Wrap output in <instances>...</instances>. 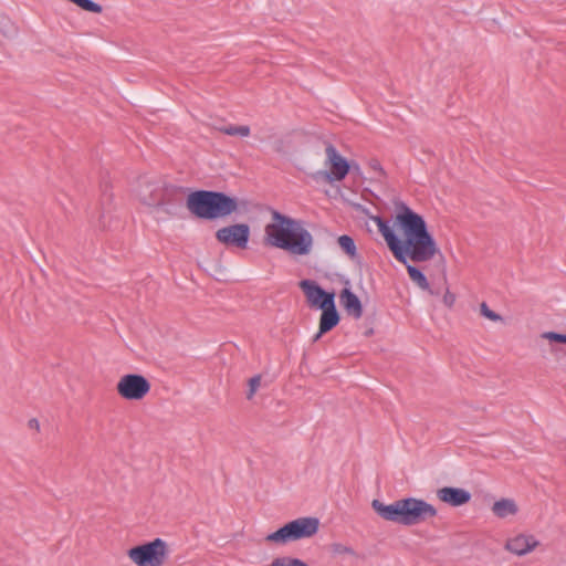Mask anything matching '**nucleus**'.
Listing matches in <instances>:
<instances>
[{"label":"nucleus","mask_w":566,"mask_h":566,"mask_svg":"<svg viewBox=\"0 0 566 566\" xmlns=\"http://www.w3.org/2000/svg\"><path fill=\"white\" fill-rule=\"evenodd\" d=\"M396 209L395 224L402 230L405 241L397 238L388 221L378 216L373 217L389 250L403 264L408 259L417 263L430 261L439 249L427 230L426 221L403 202L398 203Z\"/></svg>","instance_id":"1"},{"label":"nucleus","mask_w":566,"mask_h":566,"mask_svg":"<svg viewBox=\"0 0 566 566\" xmlns=\"http://www.w3.org/2000/svg\"><path fill=\"white\" fill-rule=\"evenodd\" d=\"M272 222L264 228V242L266 245L285 250L295 255H307L313 249V235L301 221L271 211Z\"/></svg>","instance_id":"2"},{"label":"nucleus","mask_w":566,"mask_h":566,"mask_svg":"<svg viewBox=\"0 0 566 566\" xmlns=\"http://www.w3.org/2000/svg\"><path fill=\"white\" fill-rule=\"evenodd\" d=\"M371 507L382 520L406 526L419 524L438 514L433 505L416 497L400 499L390 504L375 499Z\"/></svg>","instance_id":"3"},{"label":"nucleus","mask_w":566,"mask_h":566,"mask_svg":"<svg viewBox=\"0 0 566 566\" xmlns=\"http://www.w3.org/2000/svg\"><path fill=\"white\" fill-rule=\"evenodd\" d=\"M186 207L198 219L216 220L237 213L239 202L221 191L196 190L187 196Z\"/></svg>","instance_id":"4"},{"label":"nucleus","mask_w":566,"mask_h":566,"mask_svg":"<svg viewBox=\"0 0 566 566\" xmlns=\"http://www.w3.org/2000/svg\"><path fill=\"white\" fill-rule=\"evenodd\" d=\"M185 192L184 187L159 178L143 180L137 188L140 203L170 216L175 214L176 207L181 205Z\"/></svg>","instance_id":"5"},{"label":"nucleus","mask_w":566,"mask_h":566,"mask_svg":"<svg viewBox=\"0 0 566 566\" xmlns=\"http://www.w3.org/2000/svg\"><path fill=\"white\" fill-rule=\"evenodd\" d=\"M319 527V521L316 517H300L289 522L277 531L265 537L266 542L276 544H286L292 541L308 538L315 535Z\"/></svg>","instance_id":"6"},{"label":"nucleus","mask_w":566,"mask_h":566,"mask_svg":"<svg viewBox=\"0 0 566 566\" xmlns=\"http://www.w3.org/2000/svg\"><path fill=\"white\" fill-rule=\"evenodd\" d=\"M127 556L137 566H163L168 559L169 546L158 537L129 548Z\"/></svg>","instance_id":"7"},{"label":"nucleus","mask_w":566,"mask_h":566,"mask_svg":"<svg viewBox=\"0 0 566 566\" xmlns=\"http://www.w3.org/2000/svg\"><path fill=\"white\" fill-rule=\"evenodd\" d=\"M325 166L328 170H319L313 174L314 179L322 178L328 184L342 181L350 171V164L338 153L336 147L327 143L325 147Z\"/></svg>","instance_id":"8"},{"label":"nucleus","mask_w":566,"mask_h":566,"mask_svg":"<svg viewBox=\"0 0 566 566\" xmlns=\"http://www.w3.org/2000/svg\"><path fill=\"white\" fill-rule=\"evenodd\" d=\"M150 382L139 374H126L116 384L117 394L126 400H142L150 391Z\"/></svg>","instance_id":"9"},{"label":"nucleus","mask_w":566,"mask_h":566,"mask_svg":"<svg viewBox=\"0 0 566 566\" xmlns=\"http://www.w3.org/2000/svg\"><path fill=\"white\" fill-rule=\"evenodd\" d=\"M216 239L226 247L247 249L250 239V227L247 223H235L220 228L216 232Z\"/></svg>","instance_id":"10"},{"label":"nucleus","mask_w":566,"mask_h":566,"mask_svg":"<svg viewBox=\"0 0 566 566\" xmlns=\"http://www.w3.org/2000/svg\"><path fill=\"white\" fill-rule=\"evenodd\" d=\"M298 286L303 291L306 302L311 307L322 308L327 306L325 303L332 304L335 302V294L324 291L317 282L313 280H302Z\"/></svg>","instance_id":"11"},{"label":"nucleus","mask_w":566,"mask_h":566,"mask_svg":"<svg viewBox=\"0 0 566 566\" xmlns=\"http://www.w3.org/2000/svg\"><path fill=\"white\" fill-rule=\"evenodd\" d=\"M539 545V542L533 535L518 534L505 543V549L523 556L534 551Z\"/></svg>","instance_id":"12"},{"label":"nucleus","mask_w":566,"mask_h":566,"mask_svg":"<svg viewBox=\"0 0 566 566\" xmlns=\"http://www.w3.org/2000/svg\"><path fill=\"white\" fill-rule=\"evenodd\" d=\"M437 497L451 506H461L470 502L471 493L464 489L444 486L437 491Z\"/></svg>","instance_id":"13"},{"label":"nucleus","mask_w":566,"mask_h":566,"mask_svg":"<svg viewBox=\"0 0 566 566\" xmlns=\"http://www.w3.org/2000/svg\"><path fill=\"white\" fill-rule=\"evenodd\" d=\"M326 307H322V315L319 318V331L314 336L313 342H317L321 336L327 332H329L332 328H334L338 322H339V315L337 313L335 302L329 304L326 303Z\"/></svg>","instance_id":"14"},{"label":"nucleus","mask_w":566,"mask_h":566,"mask_svg":"<svg viewBox=\"0 0 566 566\" xmlns=\"http://www.w3.org/2000/svg\"><path fill=\"white\" fill-rule=\"evenodd\" d=\"M339 301L346 313L358 319L363 316V305L358 296L353 293L349 289L342 290L339 294Z\"/></svg>","instance_id":"15"},{"label":"nucleus","mask_w":566,"mask_h":566,"mask_svg":"<svg viewBox=\"0 0 566 566\" xmlns=\"http://www.w3.org/2000/svg\"><path fill=\"white\" fill-rule=\"evenodd\" d=\"M491 511L496 517L506 518L515 516L518 513L520 507L515 500L502 497L493 503Z\"/></svg>","instance_id":"16"},{"label":"nucleus","mask_w":566,"mask_h":566,"mask_svg":"<svg viewBox=\"0 0 566 566\" xmlns=\"http://www.w3.org/2000/svg\"><path fill=\"white\" fill-rule=\"evenodd\" d=\"M407 271L411 281L421 290H429V282L426 275L416 266L407 264Z\"/></svg>","instance_id":"17"},{"label":"nucleus","mask_w":566,"mask_h":566,"mask_svg":"<svg viewBox=\"0 0 566 566\" xmlns=\"http://www.w3.org/2000/svg\"><path fill=\"white\" fill-rule=\"evenodd\" d=\"M218 130L229 136L248 137L251 133L248 125H227L219 127Z\"/></svg>","instance_id":"18"},{"label":"nucleus","mask_w":566,"mask_h":566,"mask_svg":"<svg viewBox=\"0 0 566 566\" xmlns=\"http://www.w3.org/2000/svg\"><path fill=\"white\" fill-rule=\"evenodd\" d=\"M338 245L340 249L352 259H354L357 255V250L355 242L352 237L349 235H340L337 240Z\"/></svg>","instance_id":"19"},{"label":"nucleus","mask_w":566,"mask_h":566,"mask_svg":"<svg viewBox=\"0 0 566 566\" xmlns=\"http://www.w3.org/2000/svg\"><path fill=\"white\" fill-rule=\"evenodd\" d=\"M329 552L333 556H357L355 549L352 546L345 545L343 543H332L329 545Z\"/></svg>","instance_id":"20"},{"label":"nucleus","mask_w":566,"mask_h":566,"mask_svg":"<svg viewBox=\"0 0 566 566\" xmlns=\"http://www.w3.org/2000/svg\"><path fill=\"white\" fill-rule=\"evenodd\" d=\"M69 1L88 12L102 13V11H103L102 6L93 2L92 0H69Z\"/></svg>","instance_id":"21"},{"label":"nucleus","mask_w":566,"mask_h":566,"mask_svg":"<svg viewBox=\"0 0 566 566\" xmlns=\"http://www.w3.org/2000/svg\"><path fill=\"white\" fill-rule=\"evenodd\" d=\"M480 314L492 322H501L503 319L502 316L492 311L485 302L480 304Z\"/></svg>","instance_id":"22"},{"label":"nucleus","mask_w":566,"mask_h":566,"mask_svg":"<svg viewBox=\"0 0 566 566\" xmlns=\"http://www.w3.org/2000/svg\"><path fill=\"white\" fill-rule=\"evenodd\" d=\"M249 391L247 394V399L251 400L255 392L258 391L259 387L261 386V375H255L252 378L249 379Z\"/></svg>","instance_id":"23"},{"label":"nucleus","mask_w":566,"mask_h":566,"mask_svg":"<svg viewBox=\"0 0 566 566\" xmlns=\"http://www.w3.org/2000/svg\"><path fill=\"white\" fill-rule=\"evenodd\" d=\"M271 566H308V565L298 558L289 559V565H285V559H283V558H275L272 562Z\"/></svg>","instance_id":"24"},{"label":"nucleus","mask_w":566,"mask_h":566,"mask_svg":"<svg viewBox=\"0 0 566 566\" xmlns=\"http://www.w3.org/2000/svg\"><path fill=\"white\" fill-rule=\"evenodd\" d=\"M542 337L544 339H548L552 342L566 344V335L565 334H559V333H555V332H545L542 334Z\"/></svg>","instance_id":"25"},{"label":"nucleus","mask_w":566,"mask_h":566,"mask_svg":"<svg viewBox=\"0 0 566 566\" xmlns=\"http://www.w3.org/2000/svg\"><path fill=\"white\" fill-rule=\"evenodd\" d=\"M443 304L451 308L455 303V295L449 291V289L446 290V293L443 294Z\"/></svg>","instance_id":"26"},{"label":"nucleus","mask_w":566,"mask_h":566,"mask_svg":"<svg viewBox=\"0 0 566 566\" xmlns=\"http://www.w3.org/2000/svg\"><path fill=\"white\" fill-rule=\"evenodd\" d=\"M368 166H369L370 169H373L374 171L378 172L379 176H384L385 175V171H384L379 160L370 159L368 161Z\"/></svg>","instance_id":"27"},{"label":"nucleus","mask_w":566,"mask_h":566,"mask_svg":"<svg viewBox=\"0 0 566 566\" xmlns=\"http://www.w3.org/2000/svg\"><path fill=\"white\" fill-rule=\"evenodd\" d=\"M28 427L30 429H34L38 432L40 431V422L35 418H32L28 421Z\"/></svg>","instance_id":"28"},{"label":"nucleus","mask_w":566,"mask_h":566,"mask_svg":"<svg viewBox=\"0 0 566 566\" xmlns=\"http://www.w3.org/2000/svg\"><path fill=\"white\" fill-rule=\"evenodd\" d=\"M6 27H8L9 30L4 31L3 34H4V36L9 38V36H11L13 34L14 28H13V25L8 20H6Z\"/></svg>","instance_id":"29"},{"label":"nucleus","mask_w":566,"mask_h":566,"mask_svg":"<svg viewBox=\"0 0 566 566\" xmlns=\"http://www.w3.org/2000/svg\"><path fill=\"white\" fill-rule=\"evenodd\" d=\"M350 171L356 172V174H360V168H359V166L357 164L352 163L350 164Z\"/></svg>","instance_id":"30"},{"label":"nucleus","mask_w":566,"mask_h":566,"mask_svg":"<svg viewBox=\"0 0 566 566\" xmlns=\"http://www.w3.org/2000/svg\"><path fill=\"white\" fill-rule=\"evenodd\" d=\"M431 295H438L439 292L438 291H433L429 287V290H427Z\"/></svg>","instance_id":"31"},{"label":"nucleus","mask_w":566,"mask_h":566,"mask_svg":"<svg viewBox=\"0 0 566 566\" xmlns=\"http://www.w3.org/2000/svg\"><path fill=\"white\" fill-rule=\"evenodd\" d=\"M238 202H239V208L241 207V205H242V207H245L244 201H241V202H240V201L238 200ZM239 211H240V209L238 210V212H239Z\"/></svg>","instance_id":"32"},{"label":"nucleus","mask_w":566,"mask_h":566,"mask_svg":"<svg viewBox=\"0 0 566 566\" xmlns=\"http://www.w3.org/2000/svg\"><path fill=\"white\" fill-rule=\"evenodd\" d=\"M238 202H239V208L241 207V205H242V207H245L244 201H241V202H240V201L238 200ZM239 211H240V209L238 210V212H239Z\"/></svg>","instance_id":"33"}]
</instances>
